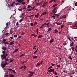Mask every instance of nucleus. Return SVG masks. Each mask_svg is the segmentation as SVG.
<instances>
[{"label": "nucleus", "mask_w": 77, "mask_h": 77, "mask_svg": "<svg viewBox=\"0 0 77 77\" xmlns=\"http://www.w3.org/2000/svg\"><path fill=\"white\" fill-rule=\"evenodd\" d=\"M8 56V54H5L1 55L2 59L3 60V63H4L2 65V67L3 68H4L6 65V64H8V62L9 61V59H8V58H7L6 57Z\"/></svg>", "instance_id": "obj_1"}, {"label": "nucleus", "mask_w": 77, "mask_h": 77, "mask_svg": "<svg viewBox=\"0 0 77 77\" xmlns=\"http://www.w3.org/2000/svg\"><path fill=\"white\" fill-rule=\"evenodd\" d=\"M29 74H28V76L29 77H31L33 76V74L35 73V72L33 71H29Z\"/></svg>", "instance_id": "obj_2"}, {"label": "nucleus", "mask_w": 77, "mask_h": 77, "mask_svg": "<svg viewBox=\"0 0 77 77\" xmlns=\"http://www.w3.org/2000/svg\"><path fill=\"white\" fill-rule=\"evenodd\" d=\"M48 72H54V69H50L48 71Z\"/></svg>", "instance_id": "obj_3"}, {"label": "nucleus", "mask_w": 77, "mask_h": 77, "mask_svg": "<svg viewBox=\"0 0 77 77\" xmlns=\"http://www.w3.org/2000/svg\"><path fill=\"white\" fill-rule=\"evenodd\" d=\"M2 50H4V51H6L7 49V47L5 46H3L2 47Z\"/></svg>", "instance_id": "obj_4"}, {"label": "nucleus", "mask_w": 77, "mask_h": 77, "mask_svg": "<svg viewBox=\"0 0 77 77\" xmlns=\"http://www.w3.org/2000/svg\"><path fill=\"white\" fill-rule=\"evenodd\" d=\"M55 24H57V25H61V24H62V23L57 22H56Z\"/></svg>", "instance_id": "obj_5"}, {"label": "nucleus", "mask_w": 77, "mask_h": 77, "mask_svg": "<svg viewBox=\"0 0 77 77\" xmlns=\"http://www.w3.org/2000/svg\"><path fill=\"white\" fill-rule=\"evenodd\" d=\"M58 32V31H57V29H55L54 32H53V33H57Z\"/></svg>", "instance_id": "obj_6"}, {"label": "nucleus", "mask_w": 77, "mask_h": 77, "mask_svg": "<svg viewBox=\"0 0 77 77\" xmlns=\"http://www.w3.org/2000/svg\"><path fill=\"white\" fill-rule=\"evenodd\" d=\"M57 6V4H55L53 5L52 7V8H54V7H56V6Z\"/></svg>", "instance_id": "obj_7"}, {"label": "nucleus", "mask_w": 77, "mask_h": 77, "mask_svg": "<svg viewBox=\"0 0 77 77\" xmlns=\"http://www.w3.org/2000/svg\"><path fill=\"white\" fill-rule=\"evenodd\" d=\"M26 68V66H22L20 67V69H23V68Z\"/></svg>", "instance_id": "obj_8"}, {"label": "nucleus", "mask_w": 77, "mask_h": 77, "mask_svg": "<svg viewBox=\"0 0 77 77\" xmlns=\"http://www.w3.org/2000/svg\"><path fill=\"white\" fill-rule=\"evenodd\" d=\"M54 15H55V17H59V14H54Z\"/></svg>", "instance_id": "obj_9"}, {"label": "nucleus", "mask_w": 77, "mask_h": 77, "mask_svg": "<svg viewBox=\"0 0 77 77\" xmlns=\"http://www.w3.org/2000/svg\"><path fill=\"white\" fill-rule=\"evenodd\" d=\"M39 13H37L36 15H35V17H39Z\"/></svg>", "instance_id": "obj_10"}, {"label": "nucleus", "mask_w": 77, "mask_h": 77, "mask_svg": "<svg viewBox=\"0 0 77 77\" xmlns=\"http://www.w3.org/2000/svg\"><path fill=\"white\" fill-rule=\"evenodd\" d=\"M43 37V36L42 35H39L38 37V39H39V38H42Z\"/></svg>", "instance_id": "obj_11"}, {"label": "nucleus", "mask_w": 77, "mask_h": 77, "mask_svg": "<svg viewBox=\"0 0 77 77\" xmlns=\"http://www.w3.org/2000/svg\"><path fill=\"white\" fill-rule=\"evenodd\" d=\"M54 42V39H53L51 40L50 41V43H52V42Z\"/></svg>", "instance_id": "obj_12"}, {"label": "nucleus", "mask_w": 77, "mask_h": 77, "mask_svg": "<svg viewBox=\"0 0 77 77\" xmlns=\"http://www.w3.org/2000/svg\"><path fill=\"white\" fill-rule=\"evenodd\" d=\"M20 2L19 3H17L16 4V6H17V5H21V2Z\"/></svg>", "instance_id": "obj_13"}, {"label": "nucleus", "mask_w": 77, "mask_h": 77, "mask_svg": "<svg viewBox=\"0 0 77 77\" xmlns=\"http://www.w3.org/2000/svg\"><path fill=\"white\" fill-rule=\"evenodd\" d=\"M57 7H54L53 9V11H57V10H56V9H57Z\"/></svg>", "instance_id": "obj_14"}, {"label": "nucleus", "mask_w": 77, "mask_h": 77, "mask_svg": "<svg viewBox=\"0 0 77 77\" xmlns=\"http://www.w3.org/2000/svg\"><path fill=\"white\" fill-rule=\"evenodd\" d=\"M22 14L21 15L20 17H23V15H25V13H23V12L21 13Z\"/></svg>", "instance_id": "obj_15"}, {"label": "nucleus", "mask_w": 77, "mask_h": 77, "mask_svg": "<svg viewBox=\"0 0 77 77\" xmlns=\"http://www.w3.org/2000/svg\"><path fill=\"white\" fill-rule=\"evenodd\" d=\"M41 4V2L37 3L36 4V6H39V5H40Z\"/></svg>", "instance_id": "obj_16"}, {"label": "nucleus", "mask_w": 77, "mask_h": 77, "mask_svg": "<svg viewBox=\"0 0 77 77\" xmlns=\"http://www.w3.org/2000/svg\"><path fill=\"white\" fill-rule=\"evenodd\" d=\"M75 47H74V46H73L72 47V50H73V51H75Z\"/></svg>", "instance_id": "obj_17"}, {"label": "nucleus", "mask_w": 77, "mask_h": 77, "mask_svg": "<svg viewBox=\"0 0 77 77\" xmlns=\"http://www.w3.org/2000/svg\"><path fill=\"white\" fill-rule=\"evenodd\" d=\"M3 43L4 44H7V45H8V44H9V43L6 42H3Z\"/></svg>", "instance_id": "obj_18"}, {"label": "nucleus", "mask_w": 77, "mask_h": 77, "mask_svg": "<svg viewBox=\"0 0 77 77\" xmlns=\"http://www.w3.org/2000/svg\"><path fill=\"white\" fill-rule=\"evenodd\" d=\"M9 76V77H14V75L12 74L10 75Z\"/></svg>", "instance_id": "obj_19"}, {"label": "nucleus", "mask_w": 77, "mask_h": 77, "mask_svg": "<svg viewBox=\"0 0 77 77\" xmlns=\"http://www.w3.org/2000/svg\"><path fill=\"white\" fill-rule=\"evenodd\" d=\"M31 36H34V37H36V36H37V35H36L35 34H32Z\"/></svg>", "instance_id": "obj_20"}, {"label": "nucleus", "mask_w": 77, "mask_h": 77, "mask_svg": "<svg viewBox=\"0 0 77 77\" xmlns=\"http://www.w3.org/2000/svg\"><path fill=\"white\" fill-rule=\"evenodd\" d=\"M9 25H10V23H6V26L7 27H8Z\"/></svg>", "instance_id": "obj_21"}, {"label": "nucleus", "mask_w": 77, "mask_h": 77, "mask_svg": "<svg viewBox=\"0 0 77 77\" xmlns=\"http://www.w3.org/2000/svg\"><path fill=\"white\" fill-rule=\"evenodd\" d=\"M73 45H74V42H72V43L70 44V46L72 47V46H73Z\"/></svg>", "instance_id": "obj_22"}, {"label": "nucleus", "mask_w": 77, "mask_h": 77, "mask_svg": "<svg viewBox=\"0 0 77 77\" xmlns=\"http://www.w3.org/2000/svg\"><path fill=\"white\" fill-rule=\"evenodd\" d=\"M53 74H55V75H57V72H53Z\"/></svg>", "instance_id": "obj_23"}, {"label": "nucleus", "mask_w": 77, "mask_h": 77, "mask_svg": "<svg viewBox=\"0 0 77 77\" xmlns=\"http://www.w3.org/2000/svg\"><path fill=\"white\" fill-rule=\"evenodd\" d=\"M14 43L12 42H11L10 43V45H14Z\"/></svg>", "instance_id": "obj_24"}, {"label": "nucleus", "mask_w": 77, "mask_h": 77, "mask_svg": "<svg viewBox=\"0 0 77 77\" xmlns=\"http://www.w3.org/2000/svg\"><path fill=\"white\" fill-rule=\"evenodd\" d=\"M43 26H44V25L43 24L41 25L40 26V28L42 29V28H43Z\"/></svg>", "instance_id": "obj_25"}, {"label": "nucleus", "mask_w": 77, "mask_h": 77, "mask_svg": "<svg viewBox=\"0 0 77 77\" xmlns=\"http://www.w3.org/2000/svg\"><path fill=\"white\" fill-rule=\"evenodd\" d=\"M38 57V56H33V58L34 59H36V58H37Z\"/></svg>", "instance_id": "obj_26"}, {"label": "nucleus", "mask_w": 77, "mask_h": 77, "mask_svg": "<svg viewBox=\"0 0 77 77\" xmlns=\"http://www.w3.org/2000/svg\"><path fill=\"white\" fill-rule=\"evenodd\" d=\"M21 3H22V4H23V5H24V4H25V3H26V2H21Z\"/></svg>", "instance_id": "obj_27"}, {"label": "nucleus", "mask_w": 77, "mask_h": 77, "mask_svg": "<svg viewBox=\"0 0 77 77\" xmlns=\"http://www.w3.org/2000/svg\"><path fill=\"white\" fill-rule=\"evenodd\" d=\"M64 26L63 25H61L60 29H63V27Z\"/></svg>", "instance_id": "obj_28"}, {"label": "nucleus", "mask_w": 77, "mask_h": 77, "mask_svg": "<svg viewBox=\"0 0 77 77\" xmlns=\"http://www.w3.org/2000/svg\"><path fill=\"white\" fill-rule=\"evenodd\" d=\"M51 28H49V29H48L47 31V32H49V31L51 30Z\"/></svg>", "instance_id": "obj_29"}, {"label": "nucleus", "mask_w": 77, "mask_h": 77, "mask_svg": "<svg viewBox=\"0 0 77 77\" xmlns=\"http://www.w3.org/2000/svg\"><path fill=\"white\" fill-rule=\"evenodd\" d=\"M38 49H37L36 51L34 53V54H36V53H37V51H38Z\"/></svg>", "instance_id": "obj_30"}, {"label": "nucleus", "mask_w": 77, "mask_h": 77, "mask_svg": "<svg viewBox=\"0 0 77 77\" xmlns=\"http://www.w3.org/2000/svg\"><path fill=\"white\" fill-rule=\"evenodd\" d=\"M52 18H53V19H56L54 15H53L52 16Z\"/></svg>", "instance_id": "obj_31"}, {"label": "nucleus", "mask_w": 77, "mask_h": 77, "mask_svg": "<svg viewBox=\"0 0 77 77\" xmlns=\"http://www.w3.org/2000/svg\"><path fill=\"white\" fill-rule=\"evenodd\" d=\"M52 11V12H53V14H56V11H53V10Z\"/></svg>", "instance_id": "obj_32"}, {"label": "nucleus", "mask_w": 77, "mask_h": 77, "mask_svg": "<svg viewBox=\"0 0 77 77\" xmlns=\"http://www.w3.org/2000/svg\"><path fill=\"white\" fill-rule=\"evenodd\" d=\"M18 11H23V9L22 8H20V9H18Z\"/></svg>", "instance_id": "obj_33"}, {"label": "nucleus", "mask_w": 77, "mask_h": 77, "mask_svg": "<svg viewBox=\"0 0 77 77\" xmlns=\"http://www.w3.org/2000/svg\"><path fill=\"white\" fill-rule=\"evenodd\" d=\"M45 6H46V5L44 3V4L42 5V7H45Z\"/></svg>", "instance_id": "obj_34"}, {"label": "nucleus", "mask_w": 77, "mask_h": 77, "mask_svg": "<svg viewBox=\"0 0 77 77\" xmlns=\"http://www.w3.org/2000/svg\"><path fill=\"white\" fill-rule=\"evenodd\" d=\"M12 72H13L14 73V74H16V72H15V70H12Z\"/></svg>", "instance_id": "obj_35"}, {"label": "nucleus", "mask_w": 77, "mask_h": 77, "mask_svg": "<svg viewBox=\"0 0 77 77\" xmlns=\"http://www.w3.org/2000/svg\"><path fill=\"white\" fill-rule=\"evenodd\" d=\"M48 3V2H44V3L45 4V5H47Z\"/></svg>", "instance_id": "obj_36"}, {"label": "nucleus", "mask_w": 77, "mask_h": 77, "mask_svg": "<svg viewBox=\"0 0 77 77\" xmlns=\"http://www.w3.org/2000/svg\"><path fill=\"white\" fill-rule=\"evenodd\" d=\"M8 71H12V69H7Z\"/></svg>", "instance_id": "obj_37"}, {"label": "nucleus", "mask_w": 77, "mask_h": 77, "mask_svg": "<svg viewBox=\"0 0 77 77\" xmlns=\"http://www.w3.org/2000/svg\"><path fill=\"white\" fill-rule=\"evenodd\" d=\"M25 61H21V62L20 63H22V64H23V63H25Z\"/></svg>", "instance_id": "obj_38"}, {"label": "nucleus", "mask_w": 77, "mask_h": 77, "mask_svg": "<svg viewBox=\"0 0 77 77\" xmlns=\"http://www.w3.org/2000/svg\"><path fill=\"white\" fill-rule=\"evenodd\" d=\"M6 41V39H4L3 40V42H2V43H3V42H5V41Z\"/></svg>", "instance_id": "obj_39"}, {"label": "nucleus", "mask_w": 77, "mask_h": 77, "mask_svg": "<svg viewBox=\"0 0 77 77\" xmlns=\"http://www.w3.org/2000/svg\"><path fill=\"white\" fill-rule=\"evenodd\" d=\"M33 23H30L31 26H33Z\"/></svg>", "instance_id": "obj_40"}, {"label": "nucleus", "mask_w": 77, "mask_h": 77, "mask_svg": "<svg viewBox=\"0 0 77 77\" xmlns=\"http://www.w3.org/2000/svg\"><path fill=\"white\" fill-rule=\"evenodd\" d=\"M51 65L52 66H54V65H55V64H54V63H51Z\"/></svg>", "instance_id": "obj_41"}, {"label": "nucleus", "mask_w": 77, "mask_h": 77, "mask_svg": "<svg viewBox=\"0 0 77 77\" xmlns=\"http://www.w3.org/2000/svg\"><path fill=\"white\" fill-rule=\"evenodd\" d=\"M24 34H25V33L24 32H22L21 33V35H24Z\"/></svg>", "instance_id": "obj_42"}, {"label": "nucleus", "mask_w": 77, "mask_h": 77, "mask_svg": "<svg viewBox=\"0 0 77 77\" xmlns=\"http://www.w3.org/2000/svg\"><path fill=\"white\" fill-rule=\"evenodd\" d=\"M23 18L20 19V22L21 23V22H22V21H23Z\"/></svg>", "instance_id": "obj_43"}, {"label": "nucleus", "mask_w": 77, "mask_h": 77, "mask_svg": "<svg viewBox=\"0 0 77 77\" xmlns=\"http://www.w3.org/2000/svg\"><path fill=\"white\" fill-rule=\"evenodd\" d=\"M35 7L34 6H33V7H32L31 8V9H35Z\"/></svg>", "instance_id": "obj_44"}, {"label": "nucleus", "mask_w": 77, "mask_h": 77, "mask_svg": "<svg viewBox=\"0 0 77 77\" xmlns=\"http://www.w3.org/2000/svg\"><path fill=\"white\" fill-rule=\"evenodd\" d=\"M62 17H63V18H66V15H63V16H62Z\"/></svg>", "instance_id": "obj_45"}, {"label": "nucleus", "mask_w": 77, "mask_h": 77, "mask_svg": "<svg viewBox=\"0 0 77 77\" xmlns=\"http://www.w3.org/2000/svg\"><path fill=\"white\" fill-rule=\"evenodd\" d=\"M31 7V6H30V5H28V9H29Z\"/></svg>", "instance_id": "obj_46"}, {"label": "nucleus", "mask_w": 77, "mask_h": 77, "mask_svg": "<svg viewBox=\"0 0 77 77\" xmlns=\"http://www.w3.org/2000/svg\"><path fill=\"white\" fill-rule=\"evenodd\" d=\"M53 68V67H52V66H51L50 67H49L48 68V69H51V68Z\"/></svg>", "instance_id": "obj_47"}, {"label": "nucleus", "mask_w": 77, "mask_h": 77, "mask_svg": "<svg viewBox=\"0 0 77 77\" xmlns=\"http://www.w3.org/2000/svg\"><path fill=\"white\" fill-rule=\"evenodd\" d=\"M57 67H58V68H60V66L59 65H57Z\"/></svg>", "instance_id": "obj_48"}, {"label": "nucleus", "mask_w": 77, "mask_h": 77, "mask_svg": "<svg viewBox=\"0 0 77 77\" xmlns=\"http://www.w3.org/2000/svg\"><path fill=\"white\" fill-rule=\"evenodd\" d=\"M8 35H9V33H6L5 34V35L6 36H8Z\"/></svg>", "instance_id": "obj_49"}, {"label": "nucleus", "mask_w": 77, "mask_h": 77, "mask_svg": "<svg viewBox=\"0 0 77 77\" xmlns=\"http://www.w3.org/2000/svg\"><path fill=\"white\" fill-rule=\"evenodd\" d=\"M36 24H37V22H35L34 24V26H35Z\"/></svg>", "instance_id": "obj_50"}, {"label": "nucleus", "mask_w": 77, "mask_h": 77, "mask_svg": "<svg viewBox=\"0 0 77 77\" xmlns=\"http://www.w3.org/2000/svg\"><path fill=\"white\" fill-rule=\"evenodd\" d=\"M10 38L11 39H14V37H10Z\"/></svg>", "instance_id": "obj_51"}, {"label": "nucleus", "mask_w": 77, "mask_h": 77, "mask_svg": "<svg viewBox=\"0 0 77 77\" xmlns=\"http://www.w3.org/2000/svg\"><path fill=\"white\" fill-rule=\"evenodd\" d=\"M67 38L68 39H69L70 41H71V39H70V38L68 37Z\"/></svg>", "instance_id": "obj_52"}, {"label": "nucleus", "mask_w": 77, "mask_h": 77, "mask_svg": "<svg viewBox=\"0 0 77 77\" xmlns=\"http://www.w3.org/2000/svg\"><path fill=\"white\" fill-rule=\"evenodd\" d=\"M75 6H77V2H76L75 3Z\"/></svg>", "instance_id": "obj_53"}, {"label": "nucleus", "mask_w": 77, "mask_h": 77, "mask_svg": "<svg viewBox=\"0 0 77 77\" xmlns=\"http://www.w3.org/2000/svg\"><path fill=\"white\" fill-rule=\"evenodd\" d=\"M27 10L28 11H31L32 10V9H28Z\"/></svg>", "instance_id": "obj_54"}, {"label": "nucleus", "mask_w": 77, "mask_h": 77, "mask_svg": "<svg viewBox=\"0 0 77 77\" xmlns=\"http://www.w3.org/2000/svg\"><path fill=\"white\" fill-rule=\"evenodd\" d=\"M69 59H70V60H72V58H71V56H69Z\"/></svg>", "instance_id": "obj_55"}, {"label": "nucleus", "mask_w": 77, "mask_h": 77, "mask_svg": "<svg viewBox=\"0 0 77 77\" xmlns=\"http://www.w3.org/2000/svg\"><path fill=\"white\" fill-rule=\"evenodd\" d=\"M54 1V0H51L49 2V3H51L52 2Z\"/></svg>", "instance_id": "obj_56"}, {"label": "nucleus", "mask_w": 77, "mask_h": 77, "mask_svg": "<svg viewBox=\"0 0 77 77\" xmlns=\"http://www.w3.org/2000/svg\"><path fill=\"white\" fill-rule=\"evenodd\" d=\"M15 51L16 52H17V51H18V49H15Z\"/></svg>", "instance_id": "obj_57"}, {"label": "nucleus", "mask_w": 77, "mask_h": 77, "mask_svg": "<svg viewBox=\"0 0 77 77\" xmlns=\"http://www.w3.org/2000/svg\"><path fill=\"white\" fill-rule=\"evenodd\" d=\"M36 32H38V28H37L36 29Z\"/></svg>", "instance_id": "obj_58"}, {"label": "nucleus", "mask_w": 77, "mask_h": 77, "mask_svg": "<svg viewBox=\"0 0 77 77\" xmlns=\"http://www.w3.org/2000/svg\"><path fill=\"white\" fill-rule=\"evenodd\" d=\"M2 53L3 54H5L6 53V52L5 51H2Z\"/></svg>", "instance_id": "obj_59"}, {"label": "nucleus", "mask_w": 77, "mask_h": 77, "mask_svg": "<svg viewBox=\"0 0 77 77\" xmlns=\"http://www.w3.org/2000/svg\"><path fill=\"white\" fill-rule=\"evenodd\" d=\"M37 65H38V66H39V65H40V64L39 63H38L37 64Z\"/></svg>", "instance_id": "obj_60"}, {"label": "nucleus", "mask_w": 77, "mask_h": 77, "mask_svg": "<svg viewBox=\"0 0 77 77\" xmlns=\"http://www.w3.org/2000/svg\"><path fill=\"white\" fill-rule=\"evenodd\" d=\"M14 38H17V35H14Z\"/></svg>", "instance_id": "obj_61"}, {"label": "nucleus", "mask_w": 77, "mask_h": 77, "mask_svg": "<svg viewBox=\"0 0 77 77\" xmlns=\"http://www.w3.org/2000/svg\"><path fill=\"white\" fill-rule=\"evenodd\" d=\"M45 25H47V26H48L49 25V23H47L46 24H45Z\"/></svg>", "instance_id": "obj_62"}, {"label": "nucleus", "mask_w": 77, "mask_h": 77, "mask_svg": "<svg viewBox=\"0 0 77 77\" xmlns=\"http://www.w3.org/2000/svg\"><path fill=\"white\" fill-rule=\"evenodd\" d=\"M75 49H76V50H77V45H76V46H75Z\"/></svg>", "instance_id": "obj_63"}, {"label": "nucleus", "mask_w": 77, "mask_h": 77, "mask_svg": "<svg viewBox=\"0 0 77 77\" xmlns=\"http://www.w3.org/2000/svg\"><path fill=\"white\" fill-rule=\"evenodd\" d=\"M75 51L76 53H77V49H75Z\"/></svg>", "instance_id": "obj_64"}]
</instances>
